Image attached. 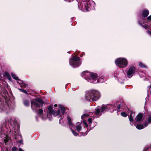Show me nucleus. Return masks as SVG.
<instances>
[{
    "instance_id": "f3484780",
    "label": "nucleus",
    "mask_w": 151,
    "mask_h": 151,
    "mask_svg": "<svg viewBox=\"0 0 151 151\" xmlns=\"http://www.w3.org/2000/svg\"><path fill=\"white\" fill-rule=\"evenodd\" d=\"M94 2L93 1H89L87 2V4H86V6L87 8H88L89 11L93 9L94 6L93 5V4H94Z\"/></svg>"
},
{
    "instance_id": "a211bd4d",
    "label": "nucleus",
    "mask_w": 151,
    "mask_h": 151,
    "mask_svg": "<svg viewBox=\"0 0 151 151\" xmlns=\"http://www.w3.org/2000/svg\"><path fill=\"white\" fill-rule=\"evenodd\" d=\"M108 109H109V108L107 105H102L101 106V112L104 113Z\"/></svg>"
},
{
    "instance_id": "ddd939ff",
    "label": "nucleus",
    "mask_w": 151,
    "mask_h": 151,
    "mask_svg": "<svg viewBox=\"0 0 151 151\" xmlns=\"http://www.w3.org/2000/svg\"><path fill=\"white\" fill-rule=\"evenodd\" d=\"M148 124V122H146L144 125L140 124H137L136 126V127L137 129H141L146 127L147 126Z\"/></svg>"
},
{
    "instance_id": "cd10ccee",
    "label": "nucleus",
    "mask_w": 151,
    "mask_h": 151,
    "mask_svg": "<svg viewBox=\"0 0 151 151\" xmlns=\"http://www.w3.org/2000/svg\"><path fill=\"white\" fill-rule=\"evenodd\" d=\"M121 115L122 116H123L124 117H126L127 116L126 113L124 112H122L121 113Z\"/></svg>"
},
{
    "instance_id": "c756f323",
    "label": "nucleus",
    "mask_w": 151,
    "mask_h": 151,
    "mask_svg": "<svg viewBox=\"0 0 151 151\" xmlns=\"http://www.w3.org/2000/svg\"><path fill=\"white\" fill-rule=\"evenodd\" d=\"M122 106V104H121V103H119V104H118V106H117V108L119 110V109L121 106Z\"/></svg>"
},
{
    "instance_id": "4468645a",
    "label": "nucleus",
    "mask_w": 151,
    "mask_h": 151,
    "mask_svg": "<svg viewBox=\"0 0 151 151\" xmlns=\"http://www.w3.org/2000/svg\"><path fill=\"white\" fill-rule=\"evenodd\" d=\"M143 115L141 114H139L136 117L135 122H139L142 121Z\"/></svg>"
},
{
    "instance_id": "a878e982",
    "label": "nucleus",
    "mask_w": 151,
    "mask_h": 151,
    "mask_svg": "<svg viewBox=\"0 0 151 151\" xmlns=\"http://www.w3.org/2000/svg\"><path fill=\"white\" fill-rule=\"evenodd\" d=\"M19 90L20 91L26 94H27V91L25 90H23V89H19Z\"/></svg>"
},
{
    "instance_id": "9b49d317",
    "label": "nucleus",
    "mask_w": 151,
    "mask_h": 151,
    "mask_svg": "<svg viewBox=\"0 0 151 151\" xmlns=\"http://www.w3.org/2000/svg\"><path fill=\"white\" fill-rule=\"evenodd\" d=\"M118 78L119 81L121 83H123V82L121 81V80L124 81L125 79V73H122L118 74Z\"/></svg>"
},
{
    "instance_id": "412c9836",
    "label": "nucleus",
    "mask_w": 151,
    "mask_h": 151,
    "mask_svg": "<svg viewBox=\"0 0 151 151\" xmlns=\"http://www.w3.org/2000/svg\"><path fill=\"white\" fill-rule=\"evenodd\" d=\"M74 127V128H75V127ZM75 127L76 128L78 132H80V131L81 130V127L79 123L76 124Z\"/></svg>"
},
{
    "instance_id": "c85d7f7f",
    "label": "nucleus",
    "mask_w": 151,
    "mask_h": 151,
    "mask_svg": "<svg viewBox=\"0 0 151 151\" xmlns=\"http://www.w3.org/2000/svg\"><path fill=\"white\" fill-rule=\"evenodd\" d=\"M148 123H151V115L149 116L148 118Z\"/></svg>"
},
{
    "instance_id": "20e7f679",
    "label": "nucleus",
    "mask_w": 151,
    "mask_h": 151,
    "mask_svg": "<svg viewBox=\"0 0 151 151\" xmlns=\"http://www.w3.org/2000/svg\"><path fill=\"white\" fill-rule=\"evenodd\" d=\"M85 93V99L89 101H97L100 96V93L98 91L94 89L87 91Z\"/></svg>"
},
{
    "instance_id": "72a5a7b5",
    "label": "nucleus",
    "mask_w": 151,
    "mask_h": 151,
    "mask_svg": "<svg viewBox=\"0 0 151 151\" xmlns=\"http://www.w3.org/2000/svg\"><path fill=\"white\" fill-rule=\"evenodd\" d=\"M147 32L150 35H151V32L149 30H147Z\"/></svg>"
},
{
    "instance_id": "6e6552de",
    "label": "nucleus",
    "mask_w": 151,
    "mask_h": 151,
    "mask_svg": "<svg viewBox=\"0 0 151 151\" xmlns=\"http://www.w3.org/2000/svg\"><path fill=\"white\" fill-rule=\"evenodd\" d=\"M87 1H81L78 4V8L82 11L86 12L89 11V9L87 8L86 6Z\"/></svg>"
},
{
    "instance_id": "f03ea898",
    "label": "nucleus",
    "mask_w": 151,
    "mask_h": 151,
    "mask_svg": "<svg viewBox=\"0 0 151 151\" xmlns=\"http://www.w3.org/2000/svg\"><path fill=\"white\" fill-rule=\"evenodd\" d=\"M58 107L59 109L57 111L55 112L53 109L52 106H49L48 109H46V111H48V113H48H47L45 110H44V112L43 110L41 109H39L37 113L43 119L48 118H49L50 120H51L50 116L51 114H52L55 116H59V117H60V120L62 119V116L64 114L65 112V109L64 106L61 105H59Z\"/></svg>"
},
{
    "instance_id": "4be33fe9",
    "label": "nucleus",
    "mask_w": 151,
    "mask_h": 151,
    "mask_svg": "<svg viewBox=\"0 0 151 151\" xmlns=\"http://www.w3.org/2000/svg\"><path fill=\"white\" fill-rule=\"evenodd\" d=\"M24 105L26 106H28L29 105V100L27 99H24L23 101Z\"/></svg>"
},
{
    "instance_id": "4c0bfd02",
    "label": "nucleus",
    "mask_w": 151,
    "mask_h": 151,
    "mask_svg": "<svg viewBox=\"0 0 151 151\" xmlns=\"http://www.w3.org/2000/svg\"><path fill=\"white\" fill-rule=\"evenodd\" d=\"M54 106L55 107H57V105L56 104H55L54 105Z\"/></svg>"
},
{
    "instance_id": "5701e85b",
    "label": "nucleus",
    "mask_w": 151,
    "mask_h": 151,
    "mask_svg": "<svg viewBox=\"0 0 151 151\" xmlns=\"http://www.w3.org/2000/svg\"><path fill=\"white\" fill-rule=\"evenodd\" d=\"M4 76H5L7 79L10 81L12 80L11 78L10 74L7 72H5L4 73Z\"/></svg>"
},
{
    "instance_id": "39448f33",
    "label": "nucleus",
    "mask_w": 151,
    "mask_h": 151,
    "mask_svg": "<svg viewBox=\"0 0 151 151\" xmlns=\"http://www.w3.org/2000/svg\"><path fill=\"white\" fill-rule=\"evenodd\" d=\"M80 60L79 57L72 55V58L69 60L70 65L74 68L78 67L81 64Z\"/></svg>"
},
{
    "instance_id": "6ab92c4d",
    "label": "nucleus",
    "mask_w": 151,
    "mask_h": 151,
    "mask_svg": "<svg viewBox=\"0 0 151 151\" xmlns=\"http://www.w3.org/2000/svg\"><path fill=\"white\" fill-rule=\"evenodd\" d=\"M149 14V12L147 10H144L142 12V15L144 17H147Z\"/></svg>"
},
{
    "instance_id": "423d86ee",
    "label": "nucleus",
    "mask_w": 151,
    "mask_h": 151,
    "mask_svg": "<svg viewBox=\"0 0 151 151\" xmlns=\"http://www.w3.org/2000/svg\"><path fill=\"white\" fill-rule=\"evenodd\" d=\"M44 103V102L41 99L37 98L35 99V101L33 100L32 101L31 103V108L33 110H36V108L40 107V105L38 103L40 104L42 106Z\"/></svg>"
},
{
    "instance_id": "c9c22d12",
    "label": "nucleus",
    "mask_w": 151,
    "mask_h": 151,
    "mask_svg": "<svg viewBox=\"0 0 151 151\" xmlns=\"http://www.w3.org/2000/svg\"><path fill=\"white\" fill-rule=\"evenodd\" d=\"M22 140H19V143H22Z\"/></svg>"
},
{
    "instance_id": "f257e3e1",
    "label": "nucleus",
    "mask_w": 151,
    "mask_h": 151,
    "mask_svg": "<svg viewBox=\"0 0 151 151\" xmlns=\"http://www.w3.org/2000/svg\"><path fill=\"white\" fill-rule=\"evenodd\" d=\"M4 125L5 127L3 130H5L7 134H5L4 131L1 129V132H0V135L1 138L4 140V142L3 143L0 144V145L1 148L2 146L6 148L8 146V141L10 140V138L8 137L7 134L13 131L15 133H18L19 126L14 118L10 117L6 119Z\"/></svg>"
},
{
    "instance_id": "2f4dec72",
    "label": "nucleus",
    "mask_w": 151,
    "mask_h": 151,
    "mask_svg": "<svg viewBox=\"0 0 151 151\" xmlns=\"http://www.w3.org/2000/svg\"><path fill=\"white\" fill-rule=\"evenodd\" d=\"M88 120L90 123H91L92 122V119L91 118H89L88 119Z\"/></svg>"
},
{
    "instance_id": "7c9ffc66",
    "label": "nucleus",
    "mask_w": 151,
    "mask_h": 151,
    "mask_svg": "<svg viewBox=\"0 0 151 151\" xmlns=\"http://www.w3.org/2000/svg\"><path fill=\"white\" fill-rule=\"evenodd\" d=\"M17 150V148L15 147H14L12 148V150L13 151H16Z\"/></svg>"
},
{
    "instance_id": "f8f14e48",
    "label": "nucleus",
    "mask_w": 151,
    "mask_h": 151,
    "mask_svg": "<svg viewBox=\"0 0 151 151\" xmlns=\"http://www.w3.org/2000/svg\"><path fill=\"white\" fill-rule=\"evenodd\" d=\"M101 108L100 106H98L96 107L94 111L95 114L98 116H100L102 113V112H101Z\"/></svg>"
},
{
    "instance_id": "dca6fc26",
    "label": "nucleus",
    "mask_w": 151,
    "mask_h": 151,
    "mask_svg": "<svg viewBox=\"0 0 151 151\" xmlns=\"http://www.w3.org/2000/svg\"><path fill=\"white\" fill-rule=\"evenodd\" d=\"M88 115L87 114H84L81 117V119L83 120V122L82 123H83L86 127H88V125L87 124L84 120H85L86 118L88 117Z\"/></svg>"
},
{
    "instance_id": "bb28decb",
    "label": "nucleus",
    "mask_w": 151,
    "mask_h": 151,
    "mask_svg": "<svg viewBox=\"0 0 151 151\" xmlns=\"http://www.w3.org/2000/svg\"><path fill=\"white\" fill-rule=\"evenodd\" d=\"M138 23L142 27L144 28L145 29H146L147 28V27L146 25H143L142 24H141L140 22L139 21H138Z\"/></svg>"
},
{
    "instance_id": "f704fd0d",
    "label": "nucleus",
    "mask_w": 151,
    "mask_h": 151,
    "mask_svg": "<svg viewBox=\"0 0 151 151\" xmlns=\"http://www.w3.org/2000/svg\"><path fill=\"white\" fill-rule=\"evenodd\" d=\"M19 151H24L22 148H19Z\"/></svg>"
},
{
    "instance_id": "393cba45",
    "label": "nucleus",
    "mask_w": 151,
    "mask_h": 151,
    "mask_svg": "<svg viewBox=\"0 0 151 151\" xmlns=\"http://www.w3.org/2000/svg\"><path fill=\"white\" fill-rule=\"evenodd\" d=\"M139 66L142 68H146V66L142 63H139Z\"/></svg>"
},
{
    "instance_id": "ea45409f",
    "label": "nucleus",
    "mask_w": 151,
    "mask_h": 151,
    "mask_svg": "<svg viewBox=\"0 0 151 151\" xmlns=\"http://www.w3.org/2000/svg\"><path fill=\"white\" fill-rule=\"evenodd\" d=\"M130 124H131V125L132 126V125H133L132 124H131V123H130Z\"/></svg>"
},
{
    "instance_id": "9d476101",
    "label": "nucleus",
    "mask_w": 151,
    "mask_h": 151,
    "mask_svg": "<svg viewBox=\"0 0 151 151\" xmlns=\"http://www.w3.org/2000/svg\"><path fill=\"white\" fill-rule=\"evenodd\" d=\"M68 121L69 127H70V129H71V131L72 132L73 134L75 136H77L78 135V133L76 131H74L72 129L73 127V125L71 122V119L68 116Z\"/></svg>"
},
{
    "instance_id": "2eb2a0df",
    "label": "nucleus",
    "mask_w": 151,
    "mask_h": 151,
    "mask_svg": "<svg viewBox=\"0 0 151 151\" xmlns=\"http://www.w3.org/2000/svg\"><path fill=\"white\" fill-rule=\"evenodd\" d=\"M129 113L130 114L129 116V120L130 122H133L134 116V113L132 111H130Z\"/></svg>"
},
{
    "instance_id": "7ed1b4c3",
    "label": "nucleus",
    "mask_w": 151,
    "mask_h": 151,
    "mask_svg": "<svg viewBox=\"0 0 151 151\" xmlns=\"http://www.w3.org/2000/svg\"><path fill=\"white\" fill-rule=\"evenodd\" d=\"M81 76L87 81L91 83H101L104 81V79L101 77L97 79V75L95 73L85 71L82 73Z\"/></svg>"
},
{
    "instance_id": "58836bf2",
    "label": "nucleus",
    "mask_w": 151,
    "mask_h": 151,
    "mask_svg": "<svg viewBox=\"0 0 151 151\" xmlns=\"http://www.w3.org/2000/svg\"><path fill=\"white\" fill-rule=\"evenodd\" d=\"M149 87H150V88H151V86H149Z\"/></svg>"
},
{
    "instance_id": "0eeeda50",
    "label": "nucleus",
    "mask_w": 151,
    "mask_h": 151,
    "mask_svg": "<svg viewBox=\"0 0 151 151\" xmlns=\"http://www.w3.org/2000/svg\"><path fill=\"white\" fill-rule=\"evenodd\" d=\"M115 63L118 67L120 68H125L127 65L128 61L125 58H119L115 60Z\"/></svg>"
},
{
    "instance_id": "aec40b11",
    "label": "nucleus",
    "mask_w": 151,
    "mask_h": 151,
    "mask_svg": "<svg viewBox=\"0 0 151 151\" xmlns=\"http://www.w3.org/2000/svg\"><path fill=\"white\" fill-rule=\"evenodd\" d=\"M11 75L12 78L15 80L22 82V81L19 79L18 77L16 76L15 75L14 73H11Z\"/></svg>"
},
{
    "instance_id": "473e14b6",
    "label": "nucleus",
    "mask_w": 151,
    "mask_h": 151,
    "mask_svg": "<svg viewBox=\"0 0 151 151\" xmlns=\"http://www.w3.org/2000/svg\"><path fill=\"white\" fill-rule=\"evenodd\" d=\"M147 19L149 20H151V15L149 16L147 18Z\"/></svg>"
},
{
    "instance_id": "b1692460",
    "label": "nucleus",
    "mask_w": 151,
    "mask_h": 151,
    "mask_svg": "<svg viewBox=\"0 0 151 151\" xmlns=\"http://www.w3.org/2000/svg\"><path fill=\"white\" fill-rule=\"evenodd\" d=\"M17 82L20 84L21 86H26L25 84L22 81V82L20 81V82H19V81H17Z\"/></svg>"
},
{
    "instance_id": "1a4fd4ad",
    "label": "nucleus",
    "mask_w": 151,
    "mask_h": 151,
    "mask_svg": "<svg viewBox=\"0 0 151 151\" xmlns=\"http://www.w3.org/2000/svg\"><path fill=\"white\" fill-rule=\"evenodd\" d=\"M135 68L134 67H130L127 72V75L129 78H131L135 73Z\"/></svg>"
},
{
    "instance_id": "e433bc0d",
    "label": "nucleus",
    "mask_w": 151,
    "mask_h": 151,
    "mask_svg": "<svg viewBox=\"0 0 151 151\" xmlns=\"http://www.w3.org/2000/svg\"><path fill=\"white\" fill-rule=\"evenodd\" d=\"M147 149H148V148H147H147H145V149L144 150H143V151H147Z\"/></svg>"
}]
</instances>
